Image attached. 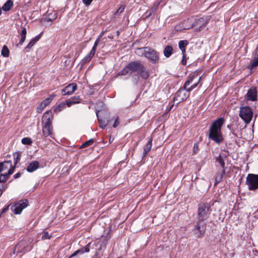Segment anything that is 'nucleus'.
Here are the masks:
<instances>
[{
	"label": "nucleus",
	"mask_w": 258,
	"mask_h": 258,
	"mask_svg": "<svg viewBox=\"0 0 258 258\" xmlns=\"http://www.w3.org/2000/svg\"><path fill=\"white\" fill-rule=\"evenodd\" d=\"M210 214V207L208 204L201 203L199 205V220L192 229V232L197 238L203 237L205 234L206 224L205 220L208 219Z\"/></svg>",
	"instance_id": "1"
},
{
	"label": "nucleus",
	"mask_w": 258,
	"mask_h": 258,
	"mask_svg": "<svg viewBox=\"0 0 258 258\" xmlns=\"http://www.w3.org/2000/svg\"><path fill=\"white\" fill-rule=\"evenodd\" d=\"M224 123L223 118H218L214 121L209 130V139L218 144H221L224 140L221 133V127Z\"/></svg>",
	"instance_id": "2"
},
{
	"label": "nucleus",
	"mask_w": 258,
	"mask_h": 258,
	"mask_svg": "<svg viewBox=\"0 0 258 258\" xmlns=\"http://www.w3.org/2000/svg\"><path fill=\"white\" fill-rule=\"evenodd\" d=\"M197 78L198 76L197 75L188 76V79L185 82L183 86L180 88L176 93L174 98V103L178 104L187 99L190 94V91L187 88V86L191 84Z\"/></svg>",
	"instance_id": "3"
},
{
	"label": "nucleus",
	"mask_w": 258,
	"mask_h": 258,
	"mask_svg": "<svg viewBox=\"0 0 258 258\" xmlns=\"http://www.w3.org/2000/svg\"><path fill=\"white\" fill-rule=\"evenodd\" d=\"M138 55L146 57L152 63L158 62L159 58L157 51L149 47H143L137 49Z\"/></svg>",
	"instance_id": "4"
},
{
	"label": "nucleus",
	"mask_w": 258,
	"mask_h": 258,
	"mask_svg": "<svg viewBox=\"0 0 258 258\" xmlns=\"http://www.w3.org/2000/svg\"><path fill=\"white\" fill-rule=\"evenodd\" d=\"M53 116L52 114H44L42 117V134L44 137L53 135L52 124Z\"/></svg>",
	"instance_id": "5"
},
{
	"label": "nucleus",
	"mask_w": 258,
	"mask_h": 258,
	"mask_svg": "<svg viewBox=\"0 0 258 258\" xmlns=\"http://www.w3.org/2000/svg\"><path fill=\"white\" fill-rule=\"evenodd\" d=\"M141 63L139 60L134 61L128 63L118 73V75L131 76L133 73L138 72Z\"/></svg>",
	"instance_id": "6"
},
{
	"label": "nucleus",
	"mask_w": 258,
	"mask_h": 258,
	"mask_svg": "<svg viewBox=\"0 0 258 258\" xmlns=\"http://www.w3.org/2000/svg\"><path fill=\"white\" fill-rule=\"evenodd\" d=\"M246 184L250 190L258 189V174L249 173L246 178Z\"/></svg>",
	"instance_id": "7"
},
{
	"label": "nucleus",
	"mask_w": 258,
	"mask_h": 258,
	"mask_svg": "<svg viewBox=\"0 0 258 258\" xmlns=\"http://www.w3.org/2000/svg\"><path fill=\"white\" fill-rule=\"evenodd\" d=\"M96 116L99 123V126L104 129L107 124L111 122L110 114H96Z\"/></svg>",
	"instance_id": "8"
},
{
	"label": "nucleus",
	"mask_w": 258,
	"mask_h": 258,
	"mask_svg": "<svg viewBox=\"0 0 258 258\" xmlns=\"http://www.w3.org/2000/svg\"><path fill=\"white\" fill-rule=\"evenodd\" d=\"M209 20V18L208 17L200 18L198 19L195 20V21L189 26H186L184 28L185 29H189L190 28L197 27L198 29H200L201 28L205 27L206 25Z\"/></svg>",
	"instance_id": "9"
},
{
	"label": "nucleus",
	"mask_w": 258,
	"mask_h": 258,
	"mask_svg": "<svg viewBox=\"0 0 258 258\" xmlns=\"http://www.w3.org/2000/svg\"><path fill=\"white\" fill-rule=\"evenodd\" d=\"M28 204V202L27 200H21L12 206L11 209L15 214H19L21 213L23 209L27 207Z\"/></svg>",
	"instance_id": "10"
},
{
	"label": "nucleus",
	"mask_w": 258,
	"mask_h": 258,
	"mask_svg": "<svg viewBox=\"0 0 258 258\" xmlns=\"http://www.w3.org/2000/svg\"><path fill=\"white\" fill-rule=\"evenodd\" d=\"M245 99L248 101H255L257 99V89L255 87H251L245 95Z\"/></svg>",
	"instance_id": "11"
},
{
	"label": "nucleus",
	"mask_w": 258,
	"mask_h": 258,
	"mask_svg": "<svg viewBox=\"0 0 258 258\" xmlns=\"http://www.w3.org/2000/svg\"><path fill=\"white\" fill-rule=\"evenodd\" d=\"M77 89V85L73 83L67 85L64 88L61 90V94L62 95H71Z\"/></svg>",
	"instance_id": "12"
},
{
	"label": "nucleus",
	"mask_w": 258,
	"mask_h": 258,
	"mask_svg": "<svg viewBox=\"0 0 258 258\" xmlns=\"http://www.w3.org/2000/svg\"><path fill=\"white\" fill-rule=\"evenodd\" d=\"M0 167L2 172L5 171L6 170H8V171L12 170L13 173L15 170V166L12 165L11 161L0 162Z\"/></svg>",
	"instance_id": "13"
},
{
	"label": "nucleus",
	"mask_w": 258,
	"mask_h": 258,
	"mask_svg": "<svg viewBox=\"0 0 258 258\" xmlns=\"http://www.w3.org/2000/svg\"><path fill=\"white\" fill-rule=\"evenodd\" d=\"M90 243H89L84 247L78 249L77 250L75 251L68 258H74V257L76 256L77 254H82L85 252H89L90 251Z\"/></svg>",
	"instance_id": "14"
},
{
	"label": "nucleus",
	"mask_w": 258,
	"mask_h": 258,
	"mask_svg": "<svg viewBox=\"0 0 258 258\" xmlns=\"http://www.w3.org/2000/svg\"><path fill=\"white\" fill-rule=\"evenodd\" d=\"M57 18V14L55 12L47 13V16L41 19V22H52L55 20Z\"/></svg>",
	"instance_id": "15"
},
{
	"label": "nucleus",
	"mask_w": 258,
	"mask_h": 258,
	"mask_svg": "<svg viewBox=\"0 0 258 258\" xmlns=\"http://www.w3.org/2000/svg\"><path fill=\"white\" fill-rule=\"evenodd\" d=\"M13 174V171L10 170L8 171L7 172L5 173H1L0 174V184L3 185H7L5 184V182L7 181V180L10 178V176L11 174Z\"/></svg>",
	"instance_id": "16"
},
{
	"label": "nucleus",
	"mask_w": 258,
	"mask_h": 258,
	"mask_svg": "<svg viewBox=\"0 0 258 258\" xmlns=\"http://www.w3.org/2000/svg\"><path fill=\"white\" fill-rule=\"evenodd\" d=\"M39 166V163L38 161H34L29 164L26 170L29 172H32L36 170Z\"/></svg>",
	"instance_id": "17"
},
{
	"label": "nucleus",
	"mask_w": 258,
	"mask_h": 258,
	"mask_svg": "<svg viewBox=\"0 0 258 258\" xmlns=\"http://www.w3.org/2000/svg\"><path fill=\"white\" fill-rule=\"evenodd\" d=\"M95 109L96 111V113H99L101 111H107L106 108L105 107L103 102L101 101H98L95 105Z\"/></svg>",
	"instance_id": "18"
},
{
	"label": "nucleus",
	"mask_w": 258,
	"mask_h": 258,
	"mask_svg": "<svg viewBox=\"0 0 258 258\" xmlns=\"http://www.w3.org/2000/svg\"><path fill=\"white\" fill-rule=\"evenodd\" d=\"M138 72L141 77L144 79H147L149 77L148 71L146 70L145 67L142 64H141L138 70Z\"/></svg>",
	"instance_id": "19"
},
{
	"label": "nucleus",
	"mask_w": 258,
	"mask_h": 258,
	"mask_svg": "<svg viewBox=\"0 0 258 258\" xmlns=\"http://www.w3.org/2000/svg\"><path fill=\"white\" fill-rule=\"evenodd\" d=\"M239 115L244 122L248 124L251 120L253 114H239Z\"/></svg>",
	"instance_id": "20"
},
{
	"label": "nucleus",
	"mask_w": 258,
	"mask_h": 258,
	"mask_svg": "<svg viewBox=\"0 0 258 258\" xmlns=\"http://www.w3.org/2000/svg\"><path fill=\"white\" fill-rule=\"evenodd\" d=\"M173 48L170 45H167L165 47L163 50V54L164 56L168 58L173 53Z\"/></svg>",
	"instance_id": "21"
},
{
	"label": "nucleus",
	"mask_w": 258,
	"mask_h": 258,
	"mask_svg": "<svg viewBox=\"0 0 258 258\" xmlns=\"http://www.w3.org/2000/svg\"><path fill=\"white\" fill-rule=\"evenodd\" d=\"M188 44V42L186 40H180L178 42V46L179 49L181 50L182 53H185V47Z\"/></svg>",
	"instance_id": "22"
},
{
	"label": "nucleus",
	"mask_w": 258,
	"mask_h": 258,
	"mask_svg": "<svg viewBox=\"0 0 258 258\" xmlns=\"http://www.w3.org/2000/svg\"><path fill=\"white\" fill-rule=\"evenodd\" d=\"M13 2L11 0L7 1L2 7V9L4 11H10L13 7Z\"/></svg>",
	"instance_id": "23"
},
{
	"label": "nucleus",
	"mask_w": 258,
	"mask_h": 258,
	"mask_svg": "<svg viewBox=\"0 0 258 258\" xmlns=\"http://www.w3.org/2000/svg\"><path fill=\"white\" fill-rule=\"evenodd\" d=\"M258 66V55L255 54L253 58H252L250 62L249 68L250 69H252L254 67Z\"/></svg>",
	"instance_id": "24"
},
{
	"label": "nucleus",
	"mask_w": 258,
	"mask_h": 258,
	"mask_svg": "<svg viewBox=\"0 0 258 258\" xmlns=\"http://www.w3.org/2000/svg\"><path fill=\"white\" fill-rule=\"evenodd\" d=\"M56 96V94L55 93H53L51 94L48 97L45 99L42 103L44 106H47L48 105L51 101L53 99V98Z\"/></svg>",
	"instance_id": "25"
},
{
	"label": "nucleus",
	"mask_w": 258,
	"mask_h": 258,
	"mask_svg": "<svg viewBox=\"0 0 258 258\" xmlns=\"http://www.w3.org/2000/svg\"><path fill=\"white\" fill-rule=\"evenodd\" d=\"M152 139L151 138L147 144L144 147V156H146L147 154L150 151L152 147Z\"/></svg>",
	"instance_id": "26"
},
{
	"label": "nucleus",
	"mask_w": 258,
	"mask_h": 258,
	"mask_svg": "<svg viewBox=\"0 0 258 258\" xmlns=\"http://www.w3.org/2000/svg\"><path fill=\"white\" fill-rule=\"evenodd\" d=\"M216 162L219 163L222 168L223 173H225L226 167L225 166V162L221 156L218 157L216 159Z\"/></svg>",
	"instance_id": "27"
},
{
	"label": "nucleus",
	"mask_w": 258,
	"mask_h": 258,
	"mask_svg": "<svg viewBox=\"0 0 258 258\" xmlns=\"http://www.w3.org/2000/svg\"><path fill=\"white\" fill-rule=\"evenodd\" d=\"M95 53V52L91 50V51L84 58L83 60L84 62L86 63L89 61L93 57Z\"/></svg>",
	"instance_id": "28"
},
{
	"label": "nucleus",
	"mask_w": 258,
	"mask_h": 258,
	"mask_svg": "<svg viewBox=\"0 0 258 258\" xmlns=\"http://www.w3.org/2000/svg\"><path fill=\"white\" fill-rule=\"evenodd\" d=\"M10 51L6 45H4L1 51V54L5 57H7L9 56Z\"/></svg>",
	"instance_id": "29"
},
{
	"label": "nucleus",
	"mask_w": 258,
	"mask_h": 258,
	"mask_svg": "<svg viewBox=\"0 0 258 258\" xmlns=\"http://www.w3.org/2000/svg\"><path fill=\"white\" fill-rule=\"evenodd\" d=\"M225 173H223V171H222L221 173H217L215 176V184L216 185L218 183H220L222 179H223V176Z\"/></svg>",
	"instance_id": "30"
},
{
	"label": "nucleus",
	"mask_w": 258,
	"mask_h": 258,
	"mask_svg": "<svg viewBox=\"0 0 258 258\" xmlns=\"http://www.w3.org/2000/svg\"><path fill=\"white\" fill-rule=\"evenodd\" d=\"M66 108V103L64 102H61L59 103L55 108L54 111L55 112H60Z\"/></svg>",
	"instance_id": "31"
},
{
	"label": "nucleus",
	"mask_w": 258,
	"mask_h": 258,
	"mask_svg": "<svg viewBox=\"0 0 258 258\" xmlns=\"http://www.w3.org/2000/svg\"><path fill=\"white\" fill-rule=\"evenodd\" d=\"M111 122L113 121L112 125L114 128L116 127L119 124V118L118 116H114L111 118Z\"/></svg>",
	"instance_id": "32"
},
{
	"label": "nucleus",
	"mask_w": 258,
	"mask_h": 258,
	"mask_svg": "<svg viewBox=\"0 0 258 258\" xmlns=\"http://www.w3.org/2000/svg\"><path fill=\"white\" fill-rule=\"evenodd\" d=\"M239 113H252V111L249 107L245 106L240 108Z\"/></svg>",
	"instance_id": "33"
},
{
	"label": "nucleus",
	"mask_w": 258,
	"mask_h": 258,
	"mask_svg": "<svg viewBox=\"0 0 258 258\" xmlns=\"http://www.w3.org/2000/svg\"><path fill=\"white\" fill-rule=\"evenodd\" d=\"M32 143L31 139L29 138H24L22 139V143L24 145H31Z\"/></svg>",
	"instance_id": "34"
},
{
	"label": "nucleus",
	"mask_w": 258,
	"mask_h": 258,
	"mask_svg": "<svg viewBox=\"0 0 258 258\" xmlns=\"http://www.w3.org/2000/svg\"><path fill=\"white\" fill-rule=\"evenodd\" d=\"M201 77H200L198 79V80H197V81H195V82H194V83H192V84H191V85L190 86V87L187 88L188 89V90L190 91H191L192 89H194L195 88H196V87L197 86L198 84L199 83V82H200V80H201Z\"/></svg>",
	"instance_id": "35"
},
{
	"label": "nucleus",
	"mask_w": 258,
	"mask_h": 258,
	"mask_svg": "<svg viewBox=\"0 0 258 258\" xmlns=\"http://www.w3.org/2000/svg\"><path fill=\"white\" fill-rule=\"evenodd\" d=\"M193 22H192V19H187L186 20H185L184 21H183L182 22V25L183 26V29H185L184 28V27H186V26H189Z\"/></svg>",
	"instance_id": "36"
},
{
	"label": "nucleus",
	"mask_w": 258,
	"mask_h": 258,
	"mask_svg": "<svg viewBox=\"0 0 258 258\" xmlns=\"http://www.w3.org/2000/svg\"><path fill=\"white\" fill-rule=\"evenodd\" d=\"M158 5H159V3L157 4L156 5H155L152 8L151 10H150L149 11L147 12V13H149L148 14V17H150V16H151L152 14L157 10V9L158 8Z\"/></svg>",
	"instance_id": "37"
},
{
	"label": "nucleus",
	"mask_w": 258,
	"mask_h": 258,
	"mask_svg": "<svg viewBox=\"0 0 258 258\" xmlns=\"http://www.w3.org/2000/svg\"><path fill=\"white\" fill-rule=\"evenodd\" d=\"M80 102L79 101H75V100H66V106L67 105L68 107H70L72 104L78 103Z\"/></svg>",
	"instance_id": "38"
},
{
	"label": "nucleus",
	"mask_w": 258,
	"mask_h": 258,
	"mask_svg": "<svg viewBox=\"0 0 258 258\" xmlns=\"http://www.w3.org/2000/svg\"><path fill=\"white\" fill-rule=\"evenodd\" d=\"M51 237V235H49V233L47 231H44L43 232L42 235V239H49Z\"/></svg>",
	"instance_id": "39"
},
{
	"label": "nucleus",
	"mask_w": 258,
	"mask_h": 258,
	"mask_svg": "<svg viewBox=\"0 0 258 258\" xmlns=\"http://www.w3.org/2000/svg\"><path fill=\"white\" fill-rule=\"evenodd\" d=\"M45 107L46 106H44L41 102L37 107V113H41Z\"/></svg>",
	"instance_id": "40"
},
{
	"label": "nucleus",
	"mask_w": 258,
	"mask_h": 258,
	"mask_svg": "<svg viewBox=\"0 0 258 258\" xmlns=\"http://www.w3.org/2000/svg\"><path fill=\"white\" fill-rule=\"evenodd\" d=\"M125 7L124 5H121V6H120V7L116 11L115 15H119V14H120L124 11Z\"/></svg>",
	"instance_id": "41"
},
{
	"label": "nucleus",
	"mask_w": 258,
	"mask_h": 258,
	"mask_svg": "<svg viewBox=\"0 0 258 258\" xmlns=\"http://www.w3.org/2000/svg\"><path fill=\"white\" fill-rule=\"evenodd\" d=\"M100 39L99 38H98L96 40V41H95V43L94 44V45L91 49L92 50L96 52L97 46L98 44H99V43L100 42Z\"/></svg>",
	"instance_id": "42"
},
{
	"label": "nucleus",
	"mask_w": 258,
	"mask_h": 258,
	"mask_svg": "<svg viewBox=\"0 0 258 258\" xmlns=\"http://www.w3.org/2000/svg\"><path fill=\"white\" fill-rule=\"evenodd\" d=\"M35 40H33V39H31V41L29 42L27 46L25 47V49H30L35 44Z\"/></svg>",
	"instance_id": "43"
},
{
	"label": "nucleus",
	"mask_w": 258,
	"mask_h": 258,
	"mask_svg": "<svg viewBox=\"0 0 258 258\" xmlns=\"http://www.w3.org/2000/svg\"><path fill=\"white\" fill-rule=\"evenodd\" d=\"M7 185H3L0 184V197L3 194V192L7 189Z\"/></svg>",
	"instance_id": "44"
},
{
	"label": "nucleus",
	"mask_w": 258,
	"mask_h": 258,
	"mask_svg": "<svg viewBox=\"0 0 258 258\" xmlns=\"http://www.w3.org/2000/svg\"><path fill=\"white\" fill-rule=\"evenodd\" d=\"M21 39L20 40V41L19 43L18 44V45H21L24 43L26 39V35H21Z\"/></svg>",
	"instance_id": "45"
},
{
	"label": "nucleus",
	"mask_w": 258,
	"mask_h": 258,
	"mask_svg": "<svg viewBox=\"0 0 258 258\" xmlns=\"http://www.w3.org/2000/svg\"><path fill=\"white\" fill-rule=\"evenodd\" d=\"M94 143V140L93 139H90L88 141H87L85 143H84V145L86 146V147L91 145Z\"/></svg>",
	"instance_id": "46"
},
{
	"label": "nucleus",
	"mask_w": 258,
	"mask_h": 258,
	"mask_svg": "<svg viewBox=\"0 0 258 258\" xmlns=\"http://www.w3.org/2000/svg\"><path fill=\"white\" fill-rule=\"evenodd\" d=\"M175 107L174 105V103L171 104L168 108H167V112L173 111Z\"/></svg>",
	"instance_id": "47"
},
{
	"label": "nucleus",
	"mask_w": 258,
	"mask_h": 258,
	"mask_svg": "<svg viewBox=\"0 0 258 258\" xmlns=\"http://www.w3.org/2000/svg\"><path fill=\"white\" fill-rule=\"evenodd\" d=\"M93 0H82L83 3L87 6H89Z\"/></svg>",
	"instance_id": "48"
},
{
	"label": "nucleus",
	"mask_w": 258,
	"mask_h": 258,
	"mask_svg": "<svg viewBox=\"0 0 258 258\" xmlns=\"http://www.w3.org/2000/svg\"><path fill=\"white\" fill-rule=\"evenodd\" d=\"M182 54H183V56H182V58L181 62L183 65H185L186 62V55H185V53Z\"/></svg>",
	"instance_id": "49"
},
{
	"label": "nucleus",
	"mask_w": 258,
	"mask_h": 258,
	"mask_svg": "<svg viewBox=\"0 0 258 258\" xmlns=\"http://www.w3.org/2000/svg\"><path fill=\"white\" fill-rule=\"evenodd\" d=\"M199 151L198 146L197 144H195L194 146V152L196 153Z\"/></svg>",
	"instance_id": "50"
},
{
	"label": "nucleus",
	"mask_w": 258,
	"mask_h": 258,
	"mask_svg": "<svg viewBox=\"0 0 258 258\" xmlns=\"http://www.w3.org/2000/svg\"><path fill=\"white\" fill-rule=\"evenodd\" d=\"M26 33H27L26 28L25 27H23L20 34V35H26Z\"/></svg>",
	"instance_id": "51"
},
{
	"label": "nucleus",
	"mask_w": 258,
	"mask_h": 258,
	"mask_svg": "<svg viewBox=\"0 0 258 258\" xmlns=\"http://www.w3.org/2000/svg\"><path fill=\"white\" fill-rule=\"evenodd\" d=\"M71 100H75V101H79L80 100V96H74L73 97L71 98Z\"/></svg>",
	"instance_id": "52"
},
{
	"label": "nucleus",
	"mask_w": 258,
	"mask_h": 258,
	"mask_svg": "<svg viewBox=\"0 0 258 258\" xmlns=\"http://www.w3.org/2000/svg\"><path fill=\"white\" fill-rule=\"evenodd\" d=\"M40 37H41V34H39V35L35 36V38H33L32 39L33 40H35V42H36L40 39Z\"/></svg>",
	"instance_id": "53"
},
{
	"label": "nucleus",
	"mask_w": 258,
	"mask_h": 258,
	"mask_svg": "<svg viewBox=\"0 0 258 258\" xmlns=\"http://www.w3.org/2000/svg\"><path fill=\"white\" fill-rule=\"evenodd\" d=\"M20 160V157L19 155H17V157L14 159V163L15 165L14 166H16L18 163V161Z\"/></svg>",
	"instance_id": "54"
},
{
	"label": "nucleus",
	"mask_w": 258,
	"mask_h": 258,
	"mask_svg": "<svg viewBox=\"0 0 258 258\" xmlns=\"http://www.w3.org/2000/svg\"><path fill=\"white\" fill-rule=\"evenodd\" d=\"M21 175V173L19 172V173H17L16 174H15L14 175V178L16 179V178H19Z\"/></svg>",
	"instance_id": "55"
},
{
	"label": "nucleus",
	"mask_w": 258,
	"mask_h": 258,
	"mask_svg": "<svg viewBox=\"0 0 258 258\" xmlns=\"http://www.w3.org/2000/svg\"><path fill=\"white\" fill-rule=\"evenodd\" d=\"M8 210V207H6V208H4V209H3L2 213H4V212H5L6 211H7Z\"/></svg>",
	"instance_id": "56"
},
{
	"label": "nucleus",
	"mask_w": 258,
	"mask_h": 258,
	"mask_svg": "<svg viewBox=\"0 0 258 258\" xmlns=\"http://www.w3.org/2000/svg\"><path fill=\"white\" fill-rule=\"evenodd\" d=\"M104 33V31H102V32L100 33V34L99 35V37H98V38H99L100 39V37H102V36L103 35Z\"/></svg>",
	"instance_id": "57"
},
{
	"label": "nucleus",
	"mask_w": 258,
	"mask_h": 258,
	"mask_svg": "<svg viewBox=\"0 0 258 258\" xmlns=\"http://www.w3.org/2000/svg\"><path fill=\"white\" fill-rule=\"evenodd\" d=\"M85 147H86V146H84V143H83V144L81 145V148H85Z\"/></svg>",
	"instance_id": "58"
},
{
	"label": "nucleus",
	"mask_w": 258,
	"mask_h": 258,
	"mask_svg": "<svg viewBox=\"0 0 258 258\" xmlns=\"http://www.w3.org/2000/svg\"><path fill=\"white\" fill-rule=\"evenodd\" d=\"M119 31H117V35H119Z\"/></svg>",
	"instance_id": "59"
},
{
	"label": "nucleus",
	"mask_w": 258,
	"mask_h": 258,
	"mask_svg": "<svg viewBox=\"0 0 258 258\" xmlns=\"http://www.w3.org/2000/svg\"><path fill=\"white\" fill-rule=\"evenodd\" d=\"M1 14H2V10H1V9H0V15H1Z\"/></svg>",
	"instance_id": "60"
},
{
	"label": "nucleus",
	"mask_w": 258,
	"mask_h": 258,
	"mask_svg": "<svg viewBox=\"0 0 258 258\" xmlns=\"http://www.w3.org/2000/svg\"><path fill=\"white\" fill-rule=\"evenodd\" d=\"M45 113H49V111H48V110H47V111H46Z\"/></svg>",
	"instance_id": "61"
}]
</instances>
